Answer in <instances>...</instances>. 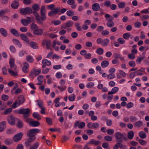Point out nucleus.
Segmentation results:
<instances>
[{"instance_id":"obj_1","label":"nucleus","mask_w":149,"mask_h":149,"mask_svg":"<svg viewBox=\"0 0 149 149\" xmlns=\"http://www.w3.org/2000/svg\"><path fill=\"white\" fill-rule=\"evenodd\" d=\"M46 12L45 7L44 6H42L40 9V13L41 16L39 15V19H36V21L40 25H43V21L46 19V17L45 15Z\"/></svg>"},{"instance_id":"obj_2","label":"nucleus","mask_w":149,"mask_h":149,"mask_svg":"<svg viewBox=\"0 0 149 149\" xmlns=\"http://www.w3.org/2000/svg\"><path fill=\"white\" fill-rule=\"evenodd\" d=\"M17 112L19 114L23 115V117L24 121L26 122H28L31 120L29 118L30 115V110L29 109H20Z\"/></svg>"},{"instance_id":"obj_3","label":"nucleus","mask_w":149,"mask_h":149,"mask_svg":"<svg viewBox=\"0 0 149 149\" xmlns=\"http://www.w3.org/2000/svg\"><path fill=\"white\" fill-rule=\"evenodd\" d=\"M24 101L25 99L23 96L20 95L18 97V100L15 101L11 107L13 109H15L19 106L20 104H23Z\"/></svg>"},{"instance_id":"obj_4","label":"nucleus","mask_w":149,"mask_h":149,"mask_svg":"<svg viewBox=\"0 0 149 149\" xmlns=\"http://www.w3.org/2000/svg\"><path fill=\"white\" fill-rule=\"evenodd\" d=\"M32 8L34 10H32V13H33L35 17V19H39L40 17L39 14L37 12L40 10V6L39 4L35 3L33 4L32 6Z\"/></svg>"},{"instance_id":"obj_5","label":"nucleus","mask_w":149,"mask_h":149,"mask_svg":"<svg viewBox=\"0 0 149 149\" xmlns=\"http://www.w3.org/2000/svg\"><path fill=\"white\" fill-rule=\"evenodd\" d=\"M40 131L39 129L33 128L29 130L27 132L26 134L28 137H34L36 134L39 133Z\"/></svg>"},{"instance_id":"obj_6","label":"nucleus","mask_w":149,"mask_h":149,"mask_svg":"<svg viewBox=\"0 0 149 149\" xmlns=\"http://www.w3.org/2000/svg\"><path fill=\"white\" fill-rule=\"evenodd\" d=\"M20 13L22 15H26V14L30 15L32 13V9L29 7L20 9Z\"/></svg>"},{"instance_id":"obj_7","label":"nucleus","mask_w":149,"mask_h":149,"mask_svg":"<svg viewBox=\"0 0 149 149\" xmlns=\"http://www.w3.org/2000/svg\"><path fill=\"white\" fill-rule=\"evenodd\" d=\"M126 134L125 133L122 134L120 132H117L115 133L114 136L117 139L120 140V141L121 142H122V140L121 139L125 140H127V138L126 136Z\"/></svg>"},{"instance_id":"obj_8","label":"nucleus","mask_w":149,"mask_h":149,"mask_svg":"<svg viewBox=\"0 0 149 149\" xmlns=\"http://www.w3.org/2000/svg\"><path fill=\"white\" fill-rule=\"evenodd\" d=\"M51 42L50 40L48 39H44V40L42 42V45H46V47L47 49H50L51 50H52V49L50 48L51 47Z\"/></svg>"},{"instance_id":"obj_9","label":"nucleus","mask_w":149,"mask_h":149,"mask_svg":"<svg viewBox=\"0 0 149 149\" xmlns=\"http://www.w3.org/2000/svg\"><path fill=\"white\" fill-rule=\"evenodd\" d=\"M7 120L8 123L11 125H13L15 123V117L12 115H9L7 117Z\"/></svg>"},{"instance_id":"obj_10","label":"nucleus","mask_w":149,"mask_h":149,"mask_svg":"<svg viewBox=\"0 0 149 149\" xmlns=\"http://www.w3.org/2000/svg\"><path fill=\"white\" fill-rule=\"evenodd\" d=\"M73 24V22L72 21H69L66 23H64L61 26V29H66L67 27H69L72 26Z\"/></svg>"},{"instance_id":"obj_11","label":"nucleus","mask_w":149,"mask_h":149,"mask_svg":"<svg viewBox=\"0 0 149 149\" xmlns=\"http://www.w3.org/2000/svg\"><path fill=\"white\" fill-rule=\"evenodd\" d=\"M22 136V133L19 132L15 135L13 137V139L15 142H18L21 139Z\"/></svg>"},{"instance_id":"obj_12","label":"nucleus","mask_w":149,"mask_h":149,"mask_svg":"<svg viewBox=\"0 0 149 149\" xmlns=\"http://www.w3.org/2000/svg\"><path fill=\"white\" fill-rule=\"evenodd\" d=\"M31 120H29L28 122L29 125L32 127H36L40 125V123L39 122L37 121H32V119L30 118Z\"/></svg>"},{"instance_id":"obj_13","label":"nucleus","mask_w":149,"mask_h":149,"mask_svg":"<svg viewBox=\"0 0 149 149\" xmlns=\"http://www.w3.org/2000/svg\"><path fill=\"white\" fill-rule=\"evenodd\" d=\"M19 0H15L12 2L11 4V7L14 9H17L19 6Z\"/></svg>"},{"instance_id":"obj_14","label":"nucleus","mask_w":149,"mask_h":149,"mask_svg":"<svg viewBox=\"0 0 149 149\" xmlns=\"http://www.w3.org/2000/svg\"><path fill=\"white\" fill-rule=\"evenodd\" d=\"M87 144L94 145L95 146H97L100 144V142L99 141H97L95 139H92L87 143Z\"/></svg>"},{"instance_id":"obj_15","label":"nucleus","mask_w":149,"mask_h":149,"mask_svg":"<svg viewBox=\"0 0 149 149\" xmlns=\"http://www.w3.org/2000/svg\"><path fill=\"white\" fill-rule=\"evenodd\" d=\"M33 33L36 35L40 36L43 34V31L42 29H37L34 30Z\"/></svg>"},{"instance_id":"obj_16","label":"nucleus","mask_w":149,"mask_h":149,"mask_svg":"<svg viewBox=\"0 0 149 149\" xmlns=\"http://www.w3.org/2000/svg\"><path fill=\"white\" fill-rule=\"evenodd\" d=\"M42 63L43 65L42 66V68H45L46 65L50 66L51 64V62L49 61H48L47 59H45L42 60Z\"/></svg>"},{"instance_id":"obj_17","label":"nucleus","mask_w":149,"mask_h":149,"mask_svg":"<svg viewBox=\"0 0 149 149\" xmlns=\"http://www.w3.org/2000/svg\"><path fill=\"white\" fill-rule=\"evenodd\" d=\"M29 67V64L26 62L24 63V65L22 67V71L25 73H27L28 72V68Z\"/></svg>"},{"instance_id":"obj_18","label":"nucleus","mask_w":149,"mask_h":149,"mask_svg":"<svg viewBox=\"0 0 149 149\" xmlns=\"http://www.w3.org/2000/svg\"><path fill=\"white\" fill-rule=\"evenodd\" d=\"M100 6L99 4L97 3H94L92 6V8L95 11H97L100 9Z\"/></svg>"},{"instance_id":"obj_19","label":"nucleus","mask_w":149,"mask_h":149,"mask_svg":"<svg viewBox=\"0 0 149 149\" xmlns=\"http://www.w3.org/2000/svg\"><path fill=\"white\" fill-rule=\"evenodd\" d=\"M10 32L11 34L16 37H19L20 36V34L18 31L15 29H12L10 30Z\"/></svg>"},{"instance_id":"obj_20","label":"nucleus","mask_w":149,"mask_h":149,"mask_svg":"<svg viewBox=\"0 0 149 149\" xmlns=\"http://www.w3.org/2000/svg\"><path fill=\"white\" fill-rule=\"evenodd\" d=\"M0 33L3 37H6L8 36L7 31L3 28H0Z\"/></svg>"},{"instance_id":"obj_21","label":"nucleus","mask_w":149,"mask_h":149,"mask_svg":"<svg viewBox=\"0 0 149 149\" xmlns=\"http://www.w3.org/2000/svg\"><path fill=\"white\" fill-rule=\"evenodd\" d=\"M9 64L10 67L14 69L15 70L17 68V67L14 65V60L13 59L11 58L9 60Z\"/></svg>"},{"instance_id":"obj_22","label":"nucleus","mask_w":149,"mask_h":149,"mask_svg":"<svg viewBox=\"0 0 149 149\" xmlns=\"http://www.w3.org/2000/svg\"><path fill=\"white\" fill-rule=\"evenodd\" d=\"M4 143L6 145L10 146L13 143V141L12 139L8 138L5 140Z\"/></svg>"},{"instance_id":"obj_23","label":"nucleus","mask_w":149,"mask_h":149,"mask_svg":"<svg viewBox=\"0 0 149 149\" xmlns=\"http://www.w3.org/2000/svg\"><path fill=\"white\" fill-rule=\"evenodd\" d=\"M113 56L115 58H119L122 61H123L124 59V58L121 56L120 54L115 53L113 54Z\"/></svg>"},{"instance_id":"obj_24","label":"nucleus","mask_w":149,"mask_h":149,"mask_svg":"<svg viewBox=\"0 0 149 149\" xmlns=\"http://www.w3.org/2000/svg\"><path fill=\"white\" fill-rule=\"evenodd\" d=\"M20 35L22 40L27 42H29L28 38L26 35L24 34H22Z\"/></svg>"},{"instance_id":"obj_25","label":"nucleus","mask_w":149,"mask_h":149,"mask_svg":"<svg viewBox=\"0 0 149 149\" xmlns=\"http://www.w3.org/2000/svg\"><path fill=\"white\" fill-rule=\"evenodd\" d=\"M12 41L15 44L17 45L20 48L22 46V44L18 40L14 38L13 39Z\"/></svg>"},{"instance_id":"obj_26","label":"nucleus","mask_w":149,"mask_h":149,"mask_svg":"<svg viewBox=\"0 0 149 149\" xmlns=\"http://www.w3.org/2000/svg\"><path fill=\"white\" fill-rule=\"evenodd\" d=\"M30 45L31 47L33 49H36L38 48V45L34 42H31L30 43Z\"/></svg>"},{"instance_id":"obj_27","label":"nucleus","mask_w":149,"mask_h":149,"mask_svg":"<svg viewBox=\"0 0 149 149\" xmlns=\"http://www.w3.org/2000/svg\"><path fill=\"white\" fill-rule=\"evenodd\" d=\"M18 121L17 123V127L19 128H22L23 126V123L22 121L20 120L19 119H17Z\"/></svg>"},{"instance_id":"obj_28","label":"nucleus","mask_w":149,"mask_h":149,"mask_svg":"<svg viewBox=\"0 0 149 149\" xmlns=\"http://www.w3.org/2000/svg\"><path fill=\"white\" fill-rule=\"evenodd\" d=\"M139 135L141 139H145L147 135L144 132L141 131L139 132Z\"/></svg>"},{"instance_id":"obj_29","label":"nucleus","mask_w":149,"mask_h":149,"mask_svg":"<svg viewBox=\"0 0 149 149\" xmlns=\"http://www.w3.org/2000/svg\"><path fill=\"white\" fill-rule=\"evenodd\" d=\"M39 145V143L38 142H36L33 144L30 147L29 149H37Z\"/></svg>"},{"instance_id":"obj_30","label":"nucleus","mask_w":149,"mask_h":149,"mask_svg":"<svg viewBox=\"0 0 149 149\" xmlns=\"http://www.w3.org/2000/svg\"><path fill=\"white\" fill-rule=\"evenodd\" d=\"M109 40L107 38L103 40L101 45L103 46H106L109 44Z\"/></svg>"},{"instance_id":"obj_31","label":"nucleus","mask_w":149,"mask_h":149,"mask_svg":"<svg viewBox=\"0 0 149 149\" xmlns=\"http://www.w3.org/2000/svg\"><path fill=\"white\" fill-rule=\"evenodd\" d=\"M134 136V132L132 131H130L128 132L127 137L130 139H132Z\"/></svg>"},{"instance_id":"obj_32","label":"nucleus","mask_w":149,"mask_h":149,"mask_svg":"<svg viewBox=\"0 0 149 149\" xmlns=\"http://www.w3.org/2000/svg\"><path fill=\"white\" fill-rule=\"evenodd\" d=\"M145 58V56H143L141 57H138L136 60V63L138 64H140L141 61H142Z\"/></svg>"},{"instance_id":"obj_33","label":"nucleus","mask_w":149,"mask_h":149,"mask_svg":"<svg viewBox=\"0 0 149 149\" xmlns=\"http://www.w3.org/2000/svg\"><path fill=\"white\" fill-rule=\"evenodd\" d=\"M26 60L29 63H32L34 61V59L33 57L30 55H28L26 56Z\"/></svg>"},{"instance_id":"obj_34","label":"nucleus","mask_w":149,"mask_h":149,"mask_svg":"<svg viewBox=\"0 0 149 149\" xmlns=\"http://www.w3.org/2000/svg\"><path fill=\"white\" fill-rule=\"evenodd\" d=\"M109 64V62L108 61H102L101 63V65L103 68L107 67Z\"/></svg>"},{"instance_id":"obj_35","label":"nucleus","mask_w":149,"mask_h":149,"mask_svg":"<svg viewBox=\"0 0 149 149\" xmlns=\"http://www.w3.org/2000/svg\"><path fill=\"white\" fill-rule=\"evenodd\" d=\"M33 117L37 119L38 120H40L41 119V117L40 115L37 112L34 113L33 114Z\"/></svg>"},{"instance_id":"obj_36","label":"nucleus","mask_w":149,"mask_h":149,"mask_svg":"<svg viewBox=\"0 0 149 149\" xmlns=\"http://www.w3.org/2000/svg\"><path fill=\"white\" fill-rule=\"evenodd\" d=\"M12 111V109L11 108H8L5 110L3 114L4 115H7L10 114L11 113Z\"/></svg>"},{"instance_id":"obj_37","label":"nucleus","mask_w":149,"mask_h":149,"mask_svg":"<svg viewBox=\"0 0 149 149\" xmlns=\"http://www.w3.org/2000/svg\"><path fill=\"white\" fill-rule=\"evenodd\" d=\"M6 123L5 121H3L0 123V132H2L4 128V125Z\"/></svg>"},{"instance_id":"obj_38","label":"nucleus","mask_w":149,"mask_h":149,"mask_svg":"<svg viewBox=\"0 0 149 149\" xmlns=\"http://www.w3.org/2000/svg\"><path fill=\"white\" fill-rule=\"evenodd\" d=\"M134 124L136 127H139L143 125V123L141 121H139L135 122Z\"/></svg>"},{"instance_id":"obj_39","label":"nucleus","mask_w":149,"mask_h":149,"mask_svg":"<svg viewBox=\"0 0 149 149\" xmlns=\"http://www.w3.org/2000/svg\"><path fill=\"white\" fill-rule=\"evenodd\" d=\"M8 71L10 74L14 76H15L17 75V72H14L11 69H8Z\"/></svg>"},{"instance_id":"obj_40","label":"nucleus","mask_w":149,"mask_h":149,"mask_svg":"<svg viewBox=\"0 0 149 149\" xmlns=\"http://www.w3.org/2000/svg\"><path fill=\"white\" fill-rule=\"evenodd\" d=\"M96 52L98 54L101 55L104 52V50L102 48H98L96 49Z\"/></svg>"},{"instance_id":"obj_41","label":"nucleus","mask_w":149,"mask_h":149,"mask_svg":"<svg viewBox=\"0 0 149 149\" xmlns=\"http://www.w3.org/2000/svg\"><path fill=\"white\" fill-rule=\"evenodd\" d=\"M75 95L74 94H72L68 97L69 100L71 101H73L75 100Z\"/></svg>"},{"instance_id":"obj_42","label":"nucleus","mask_w":149,"mask_h":149,"mask_svg":"<svg viewBox=\"0 0 149 149\" xmlns=\"http://www.w3.org/2000/svg\"><path fill=\"white\" fill-rule=\"evenodd\" d=\"M8 11V10H0V17H1L5 15L6 13Z\"/></svg>"},{"instance_id":"obj_43","label":"nucleus","mask_w":149,"mask_h":149,"mask_svg":"<svg viewBox=\"0 0 149 149\" xmlns=\"http://www.w3.org/2000/svg\"><path fill=\"white\" fill-rule=\"evenodd\" d=\"M21 22L23 25L26 26L28 25L29 23H28L26 19H22L21 20Z\"/></svg>"},{"instance_id":"obj_44","label":"nucleus","mask_w":149,"mask_h":149,"mask_svg":"<svg viewBox=\"0 0 149 149\" xmlns=\"http://www.w3.org/2000/svg\"><path fill=\"white\" fill-rule=\"evenodd\" d=\"M75 26L76 28L77 29L78 31L81 30V26L80 25V24L78 22H76L74 25Z\"/></svg>"},{"instance_id":"obj_45","label":"nucleus","mask_w":149,"mask_h":149,"mask_svg":"<svg viewBox=\"0 0 149 149\" xmlns=\"http://www.w3.org/2000/svg\"><path fill=\"white\" fill-rule=\"evenodd\" d=\"M125 5V3L124 2H120L118 4V6L120 8H124Z\"/></svg>"},{"instance_id":"obj_46","label":"nucleus","mask_w":149,"mask_h":149,"mask_svg":"<svg viewBox=\"0 0 149 149\" xmlns=\"http://www.w3.org/2000/svg\"><path fill=\"white\" fill-rule=\"evenodd\" d=\"M138 141L139 143L142 146H145L147 144L146 141L143 140L139 139Z\"/></svg>"},{"instance_id":"obj_47","label":"nucleus","mask_w":149,"mask_h":149,"mask_svg":"<svg viewBox=\"0 0 149 149\" xmlns=\"http://www.w3.org/2000/svg\"><path fill=\"white\" fill-rule=\"evenodd\" d=\"M52 10L55 13V15H56L60 11V7H58L56 8H54Z\"/></svg>"},{"instance_id":"obj_48","label":"nucleus","mask_w":149,"mask_h":149,"mask_svg":"<svg viewBox=\"0 0 149 149\" xmlns=\"http://www.w3.org/2000/svg\"><path fill=\"white\" fill-rule=\"evenodd\" d=\"M115 77V75L114 74L111 73L107 76V78L109 79H112Z\"/></svg>"},{"instance_id":"obj_49","label":"nucleus","mask_w":149,"mask_h":149,"mask_svg":"<svg viewBox=\"0 0 149 149\" xmlns=\"http://www.w3.org/2000/svg\"><path fill=\"white\" fill-rule=\"evenodd\" d=\"M66 14L68 16H71L73 15H74V12L71 10H69L67 12Z\"/></svg>"},{"instance_id":"obj_50","label":"nucleus","mask_w":149,"mask_h":149,"mask_svg":"<svg viewBox=\"0 0 149 149\" xmlns=\"http://www.w3.org/2000/svg\"><path fill=\"white\" fill-rule=\"evenodd\" d=\"M29 137L27 139V141L31 142V143L33 141H34L36 139V137Z\"/></svg>"},{"instance_id":"obj_51","label":"nucleus","mask_w":149,"mask_h":149,"mask_svg":"<svg viewBox=\"0 0 149 149\" xmlns=\"http://www.w3.org/2000/svg\"><path fill=\"white\" fill-rule=\"evenodd\" d=\"M104 140L107 141H112V137L109 136H106L104 137Z\"/></svg>"},{"instance_id":"obj_52","label":"nucleus","mask_w":149,"mask_h":149,"mask_svg":"<svg viewBox=\"0 0 149 149\" xmlns=\"http://www.w3.org/2000/svg\"><path fill=\"white\" fill-rule=\"evenodd\" d=\"M130 36V34L129 33H127L124 34L123 37L125 39H127Z\"/></svg>"},{"instance_id":"obj_53","label":"nucleus","mask_w":149,"mask_h":149,"mask_svg":"<svg viewBox=\"0 0 149 149\" xmlns=\"http://www.w3.org/2000/svg\"><path fill=\"white\" fill-rule=\"evenodd\" d=\"M104 4L107 7H109L111 6V3L110 1L107 0L104 2Z\"/></svg>"},{"instance_id":"obj_54","label":"nucleus","mask_w":149,"mask_h":149,"mask_svg":"<svg viewBox=\"0 0 149 149\" xmlns=\"http://www.w3.org/2000/svg\"><path fill=\"white\" fill-rule=\"evenodd\" d=\"M128 64L132 67H134L136 65L135 62L133 61H130L128 63Z\"/></svg>"},{"instance_id":"obj_55","label":"nucleus","mask_w":149,"mask_h":149,"mask_svg":"<svg viewBox=\"0 0 149 149\" xmlns=\"http://www.w3.org/2000/svg\"><path fill=\"white\" fill-rule=\"evenodd\" d=\"M118 146L121 149H126L127 148V146L125 145H123L121 143H118Z\"/></svg>"},{"instance_id":"obj_56","label":"nucleus","mask_w":149,"mask_h":149,"mask_svg":"<svg viewBox=\"0 0 149 149\" xmlns=\"http://www.w3.org/2000/svg\"><path fill=\"white\" fill-rule=\"evenodd\" d=\"M117 41L119 44H123L125 42V40L122 38H119L118 39Z\"/></svg>"},{"instance_id":"obj_57","label":"nucleus","mask_w":149,"mask_h":149,"mask_svg":"<svg viewBox=\"0 0 149 149\" xmlns=\"http://www.w3.org/2000/svg\"><path fill=\"white\" fill-rule=\"evenodd\" d=\"M2 99L4 101H6L8 99V96L6 95L3 94L1 96Z\"/></svg>"},{"instance_id":"obj_58","label":"nucleus","mask_w":149,"mask_h":149,"mask_svg":"<svg viewBox=\"0 0 149 149\" xmlns=\"http://www.w3.org/2000/svg\"><path fill=\"white\" fill-rule=\"evenodd\" d=\"M46 120L48 124L50 125L52 124V119L50 118L49 117L46 118Z\"/></svg>"},{"instance_id":"obj_59","label":"nucleus","mask_w":149,"mask_h":149,"mask_svg":"<svg viewBox=\"0 0 149 149\" xmlns=\"http://www.w3.org/2000/svg\"><path fill=\"white\" fill-rule=\"evenodd\" d=\"M86 125V124L85 122H79V129H82L85 127Z\"/></svg>"},{"instance_id":"obj_60","label":"nucleus","mask_w":149,"mask_h":149,"mask_svg":"<svg viewBox=\"0 0 149 149\" xmlns=\"http://www.w3.org/2000/svg\"><path fill=\"white\" fill-rule=\"evenodd\" d=\"M107 133L109 135H111L113 134L114 132V131L112 129H109L107 130Z\"/></svg>"},{"instance_id":"obj_61","label":"nucleus","mask_w":149,"mask_h":149,"mask_svg":"<svg viewBox=\"0 0 149 149\" xmlns=\"http://www.w3.org/2000/svg\"><path fill=\"white\" fill-rule=\"evenodd\" d=\"M107 26L108 27L111 28L113 27L114 25V22H107Z\"/></svg>"},{"instance_id":"obj_62","label":"nucleus","mask_w":149,"mask_h":149,"mask_svg":"<svg viewBox=\"0 0 149 149\" xmlns=\"http://www.w3.org/2000/svg\"><path fill=\"white\" fill-rule=\"evenodd\" d=\"M31 28L32 29H36L38 28V27L36 24L35 23H32L31 25Z\"/></svg>"},{"instance_id":"obj_63","label":"nucleus","mask_w":149,"mask_h":149,"mask_svg":"<svg viewBox=\"0 0 149 149\" xmlns=\"http://www.w3.org/2000/svg\"><path fill=\"white\" fill-rule=\"evenodd\" d=\"M52 23L54 24V25H57L60 24L61 23V22L59 20H57L55 21L54 20H52Z\"/></svg>"},{"instance_id":"obj_64","label":"nucleus","mask_w":149,"mask_h":149,"mask_svg":"<svg viewBox=\"0 0 149 149\" xmlns=\"http://www.w3.org/2000/svg\"><path fill=\"white\" fill-rule=\"evenodd\" d=\"M10 49L11 52L14 53L16 52V49L13 45H11L10 47Z\"/></svg>"}]
</instances>
